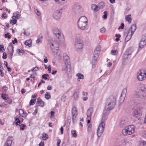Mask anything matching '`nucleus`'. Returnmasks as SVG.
<instances>
[{"label": "nucleus", "instance_id": "nucleus-1", "mask_svg": "<svg viewBox=\"0 0 146 146\" xmlns=\"http://www.w3.org/2000/svg\"><path fill=\"white\" fill-rule=\"evenodd\" d=\"M117 95L110 96L107 99L105 106L106 111H110L113 109L116 104Z\"/></svg>", "mask_w": 146, "mask_h": 146}, {"label": "nucleus", "instance_id": "nucleus-2", "mask_svg": "<svg viewBox=\"0 0 146 146\" xmlns=\"http://www.w3.org/2000/svg\"><path fill=\"white\" fill-rule=\"evenodd\" d=\"M88 23V19L86 17H81L77 22L78 28L80 30H84L87 28Z\"/></svg>", "mask_w": 146, "mask_h": 146}, {"label": "nucleus", "instance_id": "nucleus-3", "mask_svg": "<svg viewBox=\"0 0 146 146\" xmlns=\"http://www.w3.org/2000/svg\"><path fill=\"white\" fill-rule=\"evenodd\" d=\"M83 46L82 38L80 35H77L75 40L74 48L76 50L79 51L82 48Z\"/></svg>", "mask_w": 146, "mask_h": 146}, {"label": "nucleus", "instance_id": "nucleus-4", "mask_svg": "<svg viewBox=\"0 0 146 146\" xmlns=\"http://www.w3.org/2000/svg\"><path fill=\"white\" fill-rule=\"evenodd\" d=\"M136 29V27L135 24H133L130 27L128 30L127 35L125 39V42H127L130 39Z\"/></svg>", "mask_w": 146, "mask_h": 146}, {"label": "nucleus", "instance_id": "nucleus-5", "mask_svg": "<svg viewBox=\"0 0 146 146\" xmlns=\"http://www.w3.org/2000/svg\"><path fill=\"white\" fill-rule=\"evenodd\" d=\"M134 132V127L133 125L126 127L122 130V132L124 135H126L132 134Z\"/></svg>", "mask_w": 146, "mask_h": 146}, {"label": "nucleus", "instance_id": "nucleus-6", "mask_svg": "<svg viewBox=\"0 0 146 146\" xmlns=\"http://www.w3.org/2000/svg\"><path fill=\"white\" fill-rule=\"evenodd\" d=\"M100 46L99 45L97 46L93 54L92 59V67L95 64V62L97 61V59L99 56L100 50Z\"/></svg>", "mask_w": 146, "mask_h": 146}, {"label": "nucleus", "instance_id": "nucleus-7", "mask_svg": "<svg viewBox=\"0 0 146 146\" xmlns=\"http://www.w3.org/2000/svg\"><path fill=\"white\" fill-rule=\"evenodd\" d=\"M63 60L65 64V66L62 68V70L67 71L68 67L70 68V61L69 57L66 53H64L63 54Z\"/></svg>", "mask_w": 146, "mask_h": 146}, {"label": "nucleus", "instance_id": "nucleus-8", "mask_svg": "<svg viewBox=\"0 0 146 146\" xmlns=\"http://www.w3.org/2000/svg\"><path fill=\"white\" fill-rule=\"evenodd\" d=\"M105 126V122L104 121H102L99 125L97 130V135L98 137H100L102 135L104 131Z\"/></svg>", "mask_w": 146, "mask_h": 146}, {"label": "nucleus", "instance_id": "nucleus-9", "mask_svg": "<svg viewBox=\"0 0 146 146\" xmlns=\"http://www.w3.org/2000/svg\"><path fill=\"white\" fill-rule=\"evenodd\" d=\"M137 77L138 80L140 81H143L146 78V72L143 73L140 70L137 74Z\"/></svg>", "mask_w": 146, "mask_h": 146}, {"label": "nucleus", "instance_id": "nucleus-10", "mask_svg": "<svg viewBox=\"0 0 146 146\" xmlns=\"http://www.w3.org/2000/svg\"><path fill=\"white\" fill-rule=\"evenodd\" d=\"M77 114V110L75 107H73L72 110V118L73 121H76V118Z\"/></svg>", "mask_w": 146, "mask_h": 146}, {"label": "nucleus", "instance_id": "nucleus-11", "mask_svg": "<svg viewBox=\"0 0 146 146\" xmlns=\"http://www.w3.org/2000/svg\"><path fill=\"white\" fill-rule=\"evenodd\" d=\"M146 44V33L143 35L140 41L139 47L143 48Z\"/></svg>", "mask_w": 146, "mask_h": 146}, {"label": "nucleus", "instance_id": "nucleus-12", "mask_svg": "<svg viewBox=\"0 0 146 146\" xmlns=\"http://www.w3.org/2000/svg\"><path fill=\"white\" fill-rule=\"evenodd\" d=\"M62 12L61 10H58L54 12L53 14V16L56 20L59 19L61 16Z\"/></svg>", "mask_w": 146, "mask_h": 146}, {"label": "nucleus", "instance_id": "nucleus-13", "mask_svg": "<svg viewBox=\"0 0 146 146\" xmlns=\"http://www.w3.org/2000/svg\"><path fill=\"white\" fill-rule=\"evenodd\" d=\"M141 111L139 108H137L135 109L133 113V115L134 117H138L141 116Z\"/></svg>", "mask_w": 146, "mask_h": 146}, {"label": "nucleus", "instance_id": "nucleus-14", "mask_svg": "<svg viewBox=\"0 0 146 146\" xmlns=\"http://www.w3.org/2000/svg\"><path fill=\"white\" fill-rule=\"evenodd\" d=\"M137 96L139 98H143L146 96V94L144 92L142 91H138L137 94Z\"/></svg>", "mask_w": 146, "mask_h": 146}, {"label": "nucleus", "instance_id": "nucleus-15", "mask_svg": "<svg viewBox=\"0 0 146 146\" xmlns=\"http://www.w3.org/2000/svg\"><path fill=\"white\" fill-rule=\"evenodd\" d=\"M12 137L11 136L9 137L3 146H11L12 142V140L11 139Z\"/></svg>", "mask_w": 146, "mask_h": 146}, {"label": "nucleus", "instance_id": "nucleus-16", "mask_svg": "<svg viewBox=\"0 0 146 146\" xmlns=\"http://www.w3.org/2000/svg\"><path fill=\"white\" fill-rule=\"evenodd\" d=\"M133 52L132 48L131 47L129 48L126 50L125 52V56H129L131 55Z\"/></svg>", "mask_w": 146, "mask_h": 146}, {"label": "nucleus", "instance_id": "nucleus-17", "mask_svg": "<svg viewBox=\"0 0 146 146\" xmlns=\"http://www.w3.org/2000/svg\"><path fill=\"white\" fill-rule=\"evenodd\" d=\"M58 46V43L56 41L53 42L51 44V45H50L51 48L52 49H54L57 50Z\"/></svg>", "mask_w": 146, "mask_h": 146}, {"label": "nucleus", "instance_id": "nucleus-18", "mask_svg": "<svg viewBox=\"0 0 146 146\" xmlns=\"http://www.w3.org/2000/svg\"><path fill=\"white\" fill-rule=\"evenodd\" d=\"M56 36L60 41H63L64 40V36L61 31L56 35Z\"/></svg>", "mask_w": 146, "mask_h": 146}, {"label": "nucleus", "instance_id": "nucleus-19", "mask_svg": "<svg viewBox=\"0 0 146 146\" xmlns=\"http://www.w3.org/2000/svg\"><path fill=\"white\" fill-rule=\"evenodd\" d=\"M91 8L95 12H97L99 10L98 5L94 4L91 5Z\"/></svg>", "mask_w": 146, "mask_h": 146}, {"label": "nucleus", "instance_id": "nucleus-20", "mask_svg": "<svg viewBox=\"0 0 146 146\" xmlns=\"http://www.w3.org/2000/svg\"><path fill=\"white\" fill-rule=\"evenodd\" d=\"M93 111V108L92 107L89 108L87 111L86 115H92Z\"/></svg>", "mask_w": 146, "mask_h": 146}, {"label": "nucleus", "instance_id": "nucleus-21", "mask_svg": "<svg viewBox=\"0 0 146 146\" xmlns=\"http://www.w3.org/2000/svg\"><path fill=\"white\" fill-rule=\"evenodd\" d=\"M76 76L78 77L77 80L78 81H80L81 79H83L84 78V77L83 74L80 73H78L77 74H76Z\"/></svg>", "mask_w": 146, "mask_h": 146}, {"label": "nucleus", "instance_id": "nucleus-22", "mask_svg": "<svg viewBox=\"0 0 146 146\" xmlns=\"http://www.w3.org/2000/svg\"><path fill=\"white\" fill-rule=\"evenodd\" d=\"M127 92V90L126 88H125L123 90L121 95V96H122L123 97V98H122L123 100L124 98H125V97Z\"/></svg>", "mask_w": 146, "mask_h": 146}, {"label": "nucleus", "instance_id": "nucleus-23", "mask_svg": "<svg viewBox=\"0 0 146 146\" xmlns=\"http://www.w3.org/2000/svg\"><path fill=\"white\" fill-rule=\"evenodd\" d=\"M53 31L54 34L55 35V36L59 33L61 32L60 31H59V30L56 28H53Z\"/></svg>", "mask_w": 146, "mask_h": 146}, {"label": "nucleus", "instance_id": "nucleus-24", "mask_svg": "<svg viewBox=\"0 0 146 146\" xmlns=\"http://www.w3.org/2000/svg\"><path fill=\"white\" fill-rule=\"evenodd\" d=\"M98 7L99 10L100 9L103 8L105 6L104 3V2H101L98 5Z\"/></svg>", "mask_w": 146, "mask_h": 146}, {"label": "nucleus", "instance_id": "nucleus-25", "mask_svg": "<svg viewBox=\"0 0 146 146\" xmlns=\"http://www.w3.org/2000/svg\"><path fill=\"white\" fill-rule=\"evenodd\" d=\"M87 130L89 132H91L92 130V125L91 124L88 123L87 125Z\"/></svg>", "mask_w": 146, "mask_h": 146}, {"label": "nucleus", "instance_id": "nucleus-26", "mask_svg": "<svg viewBox=\"0 0 146 146\" xmlns=\"http://www.w3.org/2000/svg\"><path fill=\"white\" fill-rule=\"evenodd\" d=\"M42 35L40 34L38 36V38L36 40V43H38L41 42L42 38Z\"/></svg>", "mask_w": 146, "mask_h": 146}, {"label": "nucleus", "instance_id": "nucleus-27", "mask_svg": "<svg viewBox=\"0 0 146 146\" xmlns=\"http://www.w3.org/2000/svg\"><path fill=\"white\" fill-rule=\"evenodd\" d=\"M13 48L11 43H10L9 45L7 47V49L9 52L11 51H14Z\"/></svg>", "mask_w": 146, "mask_h": 146}, {"label": "nucleus", "instance_id": "nucleus-28", "mask_svg": "<svg viewBox=\"0 0 146 146\" xmlns=\"http://www.w3.org/2000/svg\"><path fill=\"white\" fill-rule=\"evenodd\" d=\"M125 20L126 21L129 22V23H131V15H129L125 17Z\"/></svg>", "mask_w": 146, "mask_h": 146}, {"label": "nucleus", "instance_id": "nucleus-29", "mask_svg": "<svg viewBox=\"0 0 146 146\" xmlns=\"http://www.w3.org/2000/svg\"><path fill=\"white\" fill-rule=\"evenodd\" d=\"M138 91H142L145 93L146 91V88H145V86L144 85H142L141 86L140 88V90H139Z\"/></svg>", "mask_w": 146, "mask_h": 146}, {"label": "nucleus", "instance_id": "nucleus-30", "mask_svg": "<svg viewBox=\"0 0 146 146\" xmlns=\"http://www.w3.org/2000/svg\"><path fill=\"white\" fill-rule=\"evenodd\" d=\"M32 41L30 40H26L25 42V44L30 47L31 46V44Z\"/></svg>", "mask_w": 146, "mask_h": 146}, {"label": "nucleus", "instance_id": "nucleus-31", "mask_svg": "<svg viewBox=\"0 0 146 146\" xmlns=\"http://www.w3.org/2000/svg\"><path fill=\"white\" fill-rule=\"evenodd\" d=\"M15 122L16 124V126L19 125L21 123V121L18 118H16L15 121Z\"/></svg>", "mask_w": 146, "mask_h": 146}, {"label": "nucleus", "instance_id": "nucleus-32", "mask_svg": "<svg viewBox=\"0 0 146 146\" xmlns=\"http://www.w3.org/2000/svg\"><path fill=\"white\" fill-rule=\"evenodd\" d=\"M48 138V135L46 133H44L42 135V139L44 140H46Z\"/></svg>", "mask_w": 146, "mask_h": 146}, {"label": "nucleus", "instance_id": "nucleus-33", "mask_svg": "<svg viewBox=\"0 0 146 146\" xmlns=\"http://www.w3.org/2000/svg\"><path fill=\"white\" fill-rule=\"evenodd\" d=\"M51 115L50 117L52 120H54V111H50Z\"/></svg>", "mask_w": 146, "mask_h": 146}, {"label": "nucleus", "instance_id": "nucleus-34", "mask_svg": "<svg viewBox=\"0 0 146 146\" xmlns=\"http://www.w3.org/2000/svg\"><path fill=\"white\" fill-rule=\"evenodd\" d=\"M45 98L46 99H49L51 98V96L48 92H46L45 95Z\"/></svg>", "mask_w": 146, "mask_h": 146}, {"label": "nucleus", "instance_id": "nucleus-35", "mask_svg": "<svg viewBox=\"0 0 146 146\" xmlns=\"http://www.w3.org/2000/svg\"><path fill=\"white\" fill-rule=\"evenodd\" d=\"M123 96H121L119 98V101L120 104V105H121V104L123 102L125 98H124L123 100L122 98H123Z\"/></svg>", "mask_w": 146, "mask_h": 146}, {"label": "nucleus", "instance_id": "nucleus-36", "mask_svg": "<svg viewBox=\"0 0 146 146\" xmlns=\"http://www.w3.org/2000/svg\"><path fill=\"white\" fill-rule=\"evenodd\" d=\"M79 92H76L74 94V98L75 100H76L78 97V95Z\"/></svg>", "mask_w": 146, "mask_h": 146}, {"label": "nucleus", "instance_id": "nucleus-37", "mask_svg": "<svg viewBox=\"0 0 146 146\" xmlns=\"http://www.w3.org/2000/svg\"><path fill=\"white\" fill-rule=\"evenodd\" d=\"M36 102V100L35 99H32L29 102L30 105H34Z\"/></svg>", "mask_w": 146, "mask_h": 146}, {"label": "nucleus", "instance_id": "nucleus-38", "mask_svg": "<svg viewBox=\"0 0 146 146\" xmlns=\"http://www.w3.org/2000/svg\"><path fill=\"white\" fill-rule=\"evenodd\" d=\"M107 12L106 11H105L104 12V15L102 16V18L105 19H106L107 18Z\"/></svg>", "mask_w": 146, "mask_h": 146}, {"label": "nucleus", "instance_id": "nucleus-39", "mask_svg": "<svg viewBox=\"0 0 146 146\" xmlns=\"http://www.w3.org/2000/svg\"><path fill=\"white\" fill-rule=\"evenodd\" d=\"M19 114L20 115H21V114H25V117H26L27 115V113H25L24 112V111L23 110L20 109L19 110Z\"/></svg>", "mask_w": 146, "mask_h": 146}, {"label": "nucleus", "instance_id": "nucleus-40", "mask_svg": "<svg viewBox=\"0 0 146 146\" xmlns=\"http://www.w3.org/2000/svg\"><path fill=\"white\" fill-rule=\"evenodd\" d=\"M19 12L13 13V15L15 16V18L16 19H19L20 17V15L19 14Z\"/></svg>", "mask_w": 146, "mask_h": 146}, {"label": "nucleus", "instance_id": "nucleus-41", "mask_svg": "<svg viewBox=\"0 0 146 146\" xmlns=\"http://www.w3.org/2000/svg\"><path fill=\"white\" fill-rule=\"evenodd\" d=\"M140 146H146V142L144 141H140Z\"/></svg>", "mask_w": 146, "mask_h": 146}, {"label": "nucleus", "instance_id": "nucleus-42", "mask_svg": "<svg viewBox=\"0 0 146 146\" xmlns=\"http://www.w3.org/2000/svg\"><path fill=\"white\" fill-rule=\"evenodd\" d=\"M36 104L38 106H40L41 107H43L44 105V102L42 100L40 102H39V103L38 104L36 103Z\"/></svg>", "mask_w": 146, "mask_h": 146}, {"label": "nucleus", "instance_id": "nucleus-43", "mask_svg": "<svg viewBox=\"0 0 146 146\" xmlns=\"http://www.w3.org/2000/svg\"><path fill=\"white\" fill-rule=\"evenodd\" d=\"M19 126H20V129L21 130H23L25 129V128L26 127V125L23 124H22L21 125H19Z\"/></svg>", "mask_w": 146, "mask_h": 146}, {"label": "nucleus", "instance_id": "nucleus-44", "mask_svg": "<svg viewBox=\"0 0 146 146\" xmlns=\"http://www.w3.org/2000/svg\"><path fill=\"white\" fill-rule=\"evenodd\" d=\"M71 133H72V136L74 137H76L77 136V134L76 133V132L75 130H72L71 131Z\"/></svg>", "mask_w": 146, "mask_h": 146}, {"label": "nucleus", "instance_id": "nucleus-45", "mask_svg": "<svg viewBox=\"0 0 146 146\" xmlns=\"http://www.w3.org/2000/svg\"><path fill=\"white\" fill-rule=\"evenodd\" d=\"M5 50V49L3 46L1 44L0 45V52H3Z\"/></svg>", "mask_w": 146, "mask_h": 146}, {"label": "nucleus", "instance_id": "nucleus-46", "mask_svg": "<svg viewBox=\"0 0 146 146\" xmlns=\"http://www.w3.org/2000/svg\"><path fill=\"white\" fill-rule=\"evenodd\" d=\"M87 120L88 123H90V122L91 120V115H87Z\"/></svg>", "mask_w": 146, "mask_h": 146}, {"label": "nucleus", "instance_id": "nucleus-47", "mask_svg": "<svg viewBox=\"0 0 146 146\" xmlns=\"http://www.w3.org/2000/svg\"><path fill=\"white\" fill-rule=\"evenodd\" d=\"M6 95L5 94H1V97L4 100H7L8 98H7L6 96Z\"/></svg>", "mask_w": 146, "mask_h": 146}, {"label": "nucleus", "instance_id": "nucleus-48", "mask_svg": "<svg viewBox=\"0 0 146 146\" xmlns=\"http://www.w3.org/2000/svg\"><path fill=\"white\" fill-rule=\"evenodd\" d=\"M111 54L114 55H116L117 53V52L116 50H112L111 51Z\"/></svg>", "mask_w": 146, "mask_h": 146}, {"label": "nucleus", "instance_id": "nucleus-49", "mask_svg": "<svg viewBox=\"0 0 146 146\" xmlns=\"http://www.w3.org/2000/svg\"><path fill=\"white\" fill-rule=\"evenodd\" d=\"M35 11L37 15L39 16L40 15V13L37 9H35Z\"/></svg>", "mask_w": 146, "mask_h": 146}, {"label": "nucleus", "instance_id": "nucleus-50", "mask_svg": "<svg viewBox=\"0 0 146 146\" xmlns=\"http://www.w3.org/2000/svg\"><path fill=\"white\" fill-rule=\"evenodd\" d=\"M100 32L102 33H104L106 31V29L104 27H102L100 30Z\"/></svg>", "mask_w": 146, "mask_h": 146}, {"label": "nucleus", "instance_id": "nucleus-51", "mask_svg": "<svg viewBox=\"0 0 146 146\" xmlns=\"http://www.w3.org/2000/svg\"><path fill=\"white\" fill-rule=\"evenodd\" d=\"M9 33H7L5 35V38L7 37L8 39H10L11 38V36L10 35H9Z\"/></svg>", "mask_w": 146, "mask_h": 146}, {"label": "nucleus", "instance_id": "nucleus-52", "mask_svg": "<svg viewBox=\"0 0 146 146\" xmlns=\"http://www.w3.org/2000/svg\"><path fill=\"white\" fill-rule=\"evenodd\" d=\"M17 52L18 54L19 53H25L24 51L21 48L19 49L18 50Z\"/></svg>", "mask_w": 146, "mask_h": 146}, {"label": "nucleus", "instance_id": "nucleus-53", "mask_svg": "<svg viewBox=\"0 0 146 146\" xmlns=\"http://www.w3.org/2000/svg\"><path fill=\"white\" fill-rule=\"evenodd\" d=\"M7 54L5 53H3V54L2 58L3 59H5L7 58Z\"/></svg>", "mask_w": 146, "mask_h": 146}, {"label": "nucleus", "instance_id": "nucleus-54", "mask_svg": "<svg viewBox=\"0 0 146 146\" xmlns=\"http://www.w3.org/2000/svg\"><path fill=\"white\" fill-rule=\"evenodd\" d=\"M57 146H59L60 143L61 142V141L60 139H57Z\"/></svg>", "mask_w": 146, "mask_h": 146}, {"label": "nucleus", "instance_id": "nucleus-55", "mask_svg": "<svg viewBox=\"0 0 146 146\" xmlns=\"http://www.w3.org/2000/svg\"><path fill=\"white\" fill-rule=\"evenodd\" d=\"M7 102L9 104H10L12 103V100L11 99H9L7 100Z\"/></svg>", "mask_w": 146, "mask_h": 146}, {"label": "nucleus", "instance_id": "nucleus-56", "mask_svg": "<svg viewBox=\"0 0 146 146\" xmlns=\"http://www.w3.org/2000/svg\"><path fill=\"white\" fill-rule=\"evenodd\" d=\"M17 22V21L16 19H14L13 20H12L11 21V23H12L13 25L15 24L16 23V22Z\"/></svg>", "mask_w": 146, "mask_h": 146}, {"label": "nucleus", "instance_id": "nucleus-57", "mask_svg": "<svg viewBox=\"0 0 146 146\" xmlns=\"http://www.w3.org/2000/svg\"><path fill=\"white\" fill-rule=\"evenodd\" d=\"M38 70V68L37 67H35L31 69V70L32 71H35Z\"/></svg>", "mask_w": 146, "mask_h": 146}, {"label": "nucleus", "instance_id": "nucleus-58", "mask_svg": "<svg viewBox=\"0 0 146 146\" xmlns=\"http://www.w3.org/2000/svg\"><path fill=\"white\" fill-rule=\"evenodd\" d=\"M48 72L50 73L51 72V68L50 66V65H49L48 66Z\"/></svg>", "mask_w": 146, "mask_h": 146}, {"label": "nucleus", "instance_id": "nucleus-59", "mask_svg": "<svg viewBox=\"0 0 146 146\" xmlns=\"http://www.w3.org/2000/svg\"><path fill=\"white\" fill-rule=\"evenodd\" d=\"M9 52H10V54L11 55L10 56L11 57V58H12L13 53V51H10Z\"/></svg>", "mask_w": 146, "mask_h": 146}, {"label": "nucleus", "instance_id": "nucleus-60", "mask_svg": "<svg viewBox=\"0 0 146 146\" xmlns=\"http://www.w3.org/2000/svg\"><path fill=\"white\" fill-rule=\"evenodd\" d=\"M42 100L40 98H38L37 99L36 103L38 104L39 103V102H40Z\"/></svg>", "mask_w": 146, "mask_h": 146}, {"label": "nucleus", "instance_id": "nucleus-61", "mask_svg": "<svg viewBox=\"0 0 146 146\" xmlns=\"http://www.w3.org/2000/svg\"><path fill=\"white\" fill-rule=\"evenodd\" d=\"M52 88V87L51 86H48L47 87V89L48 90H50Z\"/></svg>", "mask_w": 146, "mask_h": 146}, {"label": "nucleus", "instance_id": "nucleus-62", "mask_svg": "<svg viewBox=\"0 0 146 146\" xmlns=\"http://www.w3.org/2000/svg\"><path fill=\"white\" fill-rule=\"evenodd\" d=\"M63 128L62 126L60 128V133L62 134H63Z\"/></svg>", "mask_w": 146, "mask_h": 146}, {"label": "nucleus", "instance_id": "nucleus-63", "mask_svg": "<svg viewBox=\"0 0 146 146\" xmlns=\"http://www.w3.org/2000/svg\"><path fill=\"white\" fill-rule=\"evenodd\" d=\"M5 15H6V13H4L2 15L1 17L2 18L4 17L5 18H6L7 17V16H5Z\"/></svg>", "mask_w": 146, "mask_h": 146}, {"label": "nucleus", "instance_id": "nucleus-64", "mask_svg": "<svg viewBox=\"0 0 146 146\" xmlns=\"http://www.w3.org/2000/svg\"><path fill=\"white\" fill-rule=\"evenodd\" d=\"M42 78L43 79H44L45 80H46L47 79V78L46 76H45L44 74L42 76Z\"/></svg>", "mask_w": 146, "mask_h": 146}]
</instances>
